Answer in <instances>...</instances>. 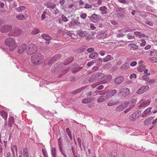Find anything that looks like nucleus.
<instances>
[{
  "label": "nucleus",
  "instance_id": "obj_1",
  "mask_svg": "<svg viewBox=\"0 0 157 157\" xmlns=\"http://www.w3.org/2000/svg\"><path fill=\"white\" fill-rule=\"evenodd\" d=\"M5 44L6 46L10 47V50L13 51L17 47L15 40L12 38L9 37L5 41Z\"/></svg>",
  "mask_w": 157,
  "mask_h": 157
},
{
  "label": "nucleus",
  "instance_id": "obj_2",
  "mask_svg": "<svg viewBox=\"0 0 157 157\" xmlns=\"http://www.w3.org/2000/svg\"><path fill=\"white\" fill-rule=\"evenodd\" d=\"M43 59L44 56L42 54L38 53L32 56L31 60L33 64H37L41 62Z\"/></svg>",
  "mask_w": 157,
  "mask_h": 157
},
{
  "label": "nucleus",
  "instance_id": "obj_3",
  "mask_svg": "<svg viewBox=\"0 0 157 157\" xmlns=\"http://www.w3.org/2000/svg\"><path fill=\"white\" fill-rule=\"evenodd\" d=\"M28 47L27 53L29 55L33 54L34 53L36 52L37 50V47L34 44H30L28 45Z\"/></svg>",
  "mask_w": 157,
  "mask_h": 157
},
{
  "label": "nucleus",
  "instance_id": "obj_4",
  "mask_svg": "<svg viewBox=\"0 0 157 157\" xmlns=\"http://www.w3.org/2000/svg\"><path fill=\"white\" fill-rule=\"evenodd\" d=\"M130 93V90L128 88H124L122 89L118 93V95L122 98H124Z\"/></svg>",
  "mask_w": 157,
  "mask_h": 157
},
{
  "label": "nucleus",
  "instance_id": "obj_5",
  "mask_svg": "<svg viewBox=\"0 0 157 157\" xmlns=\"http://www.w3.org/2000/svg\"><path fill=\"white\" fill-rule=\"evenodd\" d=\"M100 95L98 97V99L97 100L98 103H101L105 101L108 98L106 96V91H102V92L99 93Z\"/></svg>",
  "mask_w": 157,
  "mask_h": 157
},
{
  "label": "nucleus",
  "instance_id": "obj_6",
  "mask_svg": "<svg viewBox=\"0 0 157 157\" xmlns=\"http://www.w3.org/2000/svg\"><path fill=\"white\" fill-rule=\"evenodd\" d=\"M12 29V26L10 25H5L2 26L0 29V31L2 33H7L10 31Z\"/></svg>",
  "mask_w": 157,
  "mask_h": 157
},
{
  "label": "nucleus",
  "instance_id": "obj_7",
  "mask_svg": "<svg viewBox=\"0 0 157 157\" xmlns=\"http://www.w3.org/2000/svg\"><path fill=\"white\" fill-rule=\"evenodd\" d=\"M102 76L101 81L102 83H105L109 82L112 78V75H105L103 74Z\"/></svg>",
  "mask_w": 157,
  "mask_h": 157
},
{
  "label": "nucleus",
  "instance_id": "obj_8",
  "mask_svg": "<svg viewBox=\"0 0 157 157\" xmlns=\"http://www.w3.org/2000/svg\"><path fill=\"white\" fill-rule=\"evenodd\" d=\"M149 89V87L147 85L141 86L137 90L136 93L137 94H141L148 90Z\"/></svg>",
  "mask_w": 157,
  "mask_h": 157
},
{
  "label": "nucleus",
  "instance_id": "obj_9",
  "mask_svg": "<svg viewBox=\"0 0 157 157\" xmlns=\"http://www.w3.org/2000/svg\"><path fill=\"white\" fill-rule=\"evenodd\" d=\"M151 100H145L144 99L141 100L140 102V105L139 107L140 108H144L147 106H148L150 103Z\"/></svg>",
  "mask_w": 157,
  "mask_h": 157
},
{
  "label": "nucleus",
  "instance_id": "obj_10",
  "mask_svg": "<svg viewBox=\"0 0 157 157\" xmlns=\"http://www.w3.org/2000/svg\"><path fill=\"white\" fill-rule=\"evenodd\" d=\"M27 48V45L26 44H22L18 48L17 52L19 54H21L26 50Z\"/></svg>",
  "mask_w": 157,
  "mask_h": 157
},
{
  "label": "nucleus",
  "instance_id": "obj_11",
  "mask_svg": "<svg viewBox=\"0 0 157 157\" xmlns=\"http://www.w3.org/2000/svg\"><path fill=\"white\" fill-rule=\"evenodd\" d=\"M117 93V90L113 89L107 92L106 91V94L108 98H109L115 95Z\"/></svg>",
  "mask_w": 157,
  "mask_h": 157
},
{
  "label": "nucleus",
  "instance_id": "obj_12",
  "mask_svg": "<svg viewBox=\"0 0 157 157\" xmlns=\"http://www.w3.org/2000/svg\"><path fill=\"white\" fill-rule=\"evenodd\" d=\"M98 75L97 72L93 74L91 76L90 78L89 81L90 82H94L96 81H98Z\"/></svg>",
  "mask_w": 157,
  "mask_h": 157
},
{
  "label": "nucleus",
  "instance_id": "obj_13",
  "mask_svg": "<svg viewBox=\"0 0 157 157\" xmlns=\"http://www.w3.org/2000/svg\"><path fill=\"white\" fill-rule=\"evenodd\" d=\"M117 14L121 18L124 17L125 9L123 8H118L116 10Z\"/></svg>",
  "mask_w": 157,
  "mask_h": 157
},
{
  "label": "nucleus",
  "instance_id": "obj_14",
  "mask_svg": "<svg viewBox=\"0 0 157 157\" xmlns=\"http://www.w3.org/2000/svg\"><path fill=\"white\" fill-rule=\"evenodd\" d=\"M77 33L79 36L81 37H87L89 36V34L86 31H82L81 30H78Z\"/></svg>",
  "mask_w": 157,
  "mask_h": 157
},
{
  "label": "nucleus",
  "instance_id": "obj_15",
  "mask_svg": "<svg viewBox=\"0 0 157 157\" xmlns=\"http://www.w3.org/2000/svg\"><path fill=\"white\" fill-rule=\"evenodd\" d=\"M132 30L131 29H129L128 30L127 29H121L120 31H119V33H117L116 35V36L117 37H123V36L124 35V34L123 33H125L128 32H131Z\"/></svg>",
  "mask_w": 157,
  "mask_h": 157
},
{
  "label": "nucleus",
  "instance_id": "obj_16",
  "mask_svg": "<svg viewBox=\"0 0 157 157\" xmlns=\"http://www.w3.org/2000/svg\"><path fill=\"white\" fill-rule=\"evenodd\" d=\"M124 80V78L122 76H119L116 78L114 80V82L116 85L121 83Z\"/></svg>",
  "mask_w": 157,
  "mask_h": 157
},
{
  "label": "nucleus",
  "instance_id": "obj_17",
  "mask_svg": "<svg viewBox=\"0 0 157 157\" xmlns=\"http://www.w3.org/2000/svg\"><path fill=\"white\" fill-rule=\"evenodd\" d=\"M140 111H136L130 117V120L132 121H134L137 118L139 115V113Z\"/></svg>",
  "mask_w": 157,
  "mask_h": 157
},
{
  "label": "nucleus",
  "instance_id": "obj_18",
  "mask_svg": "<svg viewBox=\"0 0 157 157\" xmlns=\"http://www.w3.org/2000/svg\"><path fill=\"white\" fill-rule=\"evenodd\" d=\"M28 17L27 13H25L24 15L21 14H19L16 16V18L18 20H23L26 19Z\"/></svg>",
  "mask_w": 157,
  "mask_h": 157
},
{
  "label": "nucleus",
  "instance_id": "obj_19",
  "mask_svg": "<svg viewBox=\"0 0 157 157\" xmlns=\"http://www.w3.org/2000/svg\"><path fill=\"white\" fill-rule=\"evenodd\" d=\"M21 30L19 28H16L12 33V35L14 36H18L21 33Z\"/></svg>",
  "mask_w": 157,
  "mask_h": 157
},
{
  "label": "nucleus",
  "instance_id": "obj_20",
  "mask_svg": "<svg viewBox=\"0 0 157 157\" xmlns=\"http://www.w3.org/2000/svg\"><path fill=\"white\" fill-rule=\"evenodd\" d=\"M90 18L91 21L94 23L97 22L99 19L98 15L95 13L92 14Z\"/></svg>",
  "mask_w": 157,
  "mask_h": 157
},
{
  "label": "nucleus",
  "instance_id": "obj_21",
  "mask_svg": "<svg viewBox=\"0 0 157 157\" xmlns=\"http://www.w3.org/2000/svg\"><path fill=\"white\" fill-rule=\"evenodd\" d=\"M41 36L43 39L47 41L46 42L47 44H49V40L51 39V37L50 36L47 34H42Z\"/></svg>",
  "mask_w": 157,
  "mask_h": 157
},
{
  "label": "nucleus",
  "instance_id": "obj_22",
  "mask_svg": "<svg viewBox=\"0 0 157 157\" xmlns=\"http://www.w3.org/2000/svg\"><path fill=\"white\" fill-rule=\"evenodd\" d=\"M80 25V22L77 20H75L71 21L69 24V26L71 27L73 26H79Z\"/></svg>",
  "mask_w": 157,
  "mask_h": 157
},
{
  "label": "nucleus",
  "instance_id": "obj_23",
  "mask_svg": "<svg viewBox=\"0 0 157 157\" xmlns=\"http://www.w3.org/2000/svg\"><path fill=\"white\" fill-rule=\"evenodd\" d=\"M94 99V98H85L82 100V102L84 104H87L93 101Z\"/></svg>",
  "mask_w": 157,
  "mask_h": 157
},
{
  "label": "nucleus",
  "instance_id": "obj_24",
  "mask_svg": "<svg viewBox=\"0 0 157 157\" xmlns=\"http://www.w3.org/2000/svg\"><path fill=\"white\" fill-rule=\"evenodd\" d=\"M99 10L101 12V13L102 14H107L108 13L107 10V8L105 6L100 7L99 8Z\"/></svg>",
  "mask_w": 157,
  "mask_h": 157
},
{
  "label": "nucleus",
  "instance_id": "obj_25",
  "mask_svg": "<svg viewBox=\"0 0 157 157\" xmlns=\"http://www.w3.org/2000/svg\"><path fill=\"white\" fill-rule=\"evenodd\" d=\"M151 109L152 107H148L144 111L141 115L142 116L144 117L147 116L148 113L151 112Z\"/></svg>",
  "mask_w": 157,
  "mask_h": 157
},
{
  "label": "nucleus",
  "instance_id": "obj_26",
  "mask_svg": "<svg viewBox=\"0 0 157 157\" xmlns=\"http://www.w3.org/2000/svg\"><path fill=\"white\" fill-rule=\"evenodd\" d=\"M153 119V118L152 117H150L147 118L144 121V124L146 125H148L150 124L152 121Z\"/></svg>",
  "mask_w": 157,
  "mask_h": 157
},
{
  "label": "nucleus",
  "instance_id": "obj_27",
  "mask_svg": "<svg viewBox=\"0 0 157 157\" xmlns=\"http://www.w3.org/2000/svg\"><path fill=\"white\" fill-rule=\"evenodd\" d=\"M98 56V54L96 52H94L91 53L89 55V57L91 59H95Z\"/></svg>",
  "mask_w": 157,
  "mask_h": 157
},
{
  "label": "nucleus",
  "instance_id": "obj_28",
  "mask_svg": "<svg viewBox=\"0 0 157 157\" xmlns=\"http://www.w3.org/2000/svg\"><path fill=\"white\" fill-rule=\"evenodd\" d=\"M113 59V58L110 55H107L106 57L103 59V61L104 62H107Z\"/></svg>",
  "mask_w": 157,
  "mask_h": 157
},
{
  "label": "nucleus",
  "instance_id": "obj_29",
  "mask_svg": "<svg viewBox=\"0 0 157 157\" xmlns=\"http://www.w3.org/2000/svg\"><path fill=\"white\" fill-rule=\"evenodd\" d=\"M0 113L1 116L6 121V122L8 116L7 113L4 111H1Z\"/></svg>",
  "mask_w": 157,
  "mask_h": 157
},
{
  "label": "nucleus",
  "instance_id": "obj_30",
  "mask_svg": "<svg viewBox=\"0 0 157 157\" xmlns=\"http://www.w3.org/2000/svg\"><path fill=\"white\" fill-rule=\"evenodd\" d=\"M14 121V118L12 117H10L9 118L8 123L9 127L12 126Z\"/></svg>",
  "mask_w": 157,
  "mask_h": 157
},
{
  "label": "nucleus",
  "instance_id": "obj_31",
  "mask_svg": "<svg viewBox=\"0 0 157 157\" xmlns=\"http://www.w3.org/2000/svg\"><path fill=\"white\" fill-rule=\"evenodd\" d=\"M145 66L144 64H142L137 67V70L139 72H142L145 70Z\"/></svg>",
  "mask_w": 157,
  "mask_h": 157
},
{
  "label": "nucleus",
  "instance_id": "obj_32",
  "mask_svg": "<svg viewBox=\"0 0 157 157\" xmlns=\"http://www.w3.org/2000/svg\"><path fill=\"white\" fill-rule=\"evenodd\" d=\"M26 9V7L23 6H21L16 8V11L18 12H21Z\"/></svg>",
  "mask_w": 157,
  "mask_h": 157
},
{
  "label": "nucleus",
  "instance_id": "obj_33",
  "mask_svg": "<svg viewBox=\"0 0 157 157\" xmlns=\"http://www.w3.org/2000/svg\"><path fill=\"white\" fill-rule=\"evenodd\" d=\"M52 157H56V149L55 147H52L51 149Z\"/></svg>",
  "mask_w": 157,
  "mask_h": 157
},
{
  "label": "nucleus",
  "instance_id": "obj_34",
  "mask_svg": "<svg viewBox=\"0 0 157 157\" xmlns=\"http://www.w3.org/2000/svg\"><path fill=\"white\" fill-rule=\"evenodd\" d=\"M119 103L118 101L114 102L112 100L109 101L107 103V105L109 106H112L115 105Z\"/></svg>",
  "mask_w": 157,
  "mask_h": 157
},
{
  "label": "nucleus",
  "instance_id": "obj_35",
  "mask_svg": "<svg viewBox=\"0 0 157 157\" xmlns=\"http://www.w3.org/2000/svg\"><path fill=\"white\" fill-rule=\"evenodd\" d=\"M128 46L131 48L132 50H136L137 49L138 47L137 45L134 44H128Z\"/></svg>",
  "mask_w": 157,
  "mask_h": 157
},
{
  "label": "nucleus",
  "instance_id": "obj_36",
  "mask_svg": "<svg viewBox=\"0 0 157 157\" xmlns=\"http://www.w3.org/2000/svg\"><path fill=\"white\" fill-rule=\"evenodd\" d=\"M125 109V107L123 106V105H121L117 106L115 110L116 111H121Z\"/></svg>",
  "mask_w": 157,
  "mask_h": 157
},
{
  "label": "nucleus",
  "instance_id": "obj_37",
  "mask_svg": "<svg viewBox=\"0 0 157 157\" xmlns=\"http://www.w3.org/2000/svg\"><path fill=\"white\" fill-rule=\"evenodd\" d=\"M74 58L72 57H70L67 59V62H66V61H65L64 63V64L65 65H66L67 64H69L70 63H71L72 61L73 60Z\"/></svg>",
  "mask_w": 157,
  "mask_h": 157
},
{
  "label": "nucleus",
  "instance_id": "obj_38",
  "mask_svg": "<svg viewBox=\"0 0 157 157\" xmlns=\"http://www.w3.org/2000/svg\"><path fill=\"white\" fill-rule=\"evenodd\" d=\"M56 7V5L54 3H50L47 4V8H49L52 9L55 8Z\"/></svg>",
  "mask_w": 157,
  "mask_h": 157
},
{
  "label": "nucleus",
  "instance_id": "obj_39",
  "mask_svg": "<svg viewBox=\"0 0 157 157\" xmlns=\"http://www.w3.org/2000/svg\"><path fill=\"white\" fill-rule=\"evenodd\" d=\"M62 33L64 35H68L69 36H70V35H74V33H72L70 32L69 31H66V32L63 31L62 32Z\"/></svg>",
  "mask_w": 157,
  "mask_h": 157
},
{
  "label": "nucleus",
  "instance_id": "obj_40",
  "mask_svg": "<svg viewBox=\"0 0 157 157\" xmlns=\"http://www.w3.org/2000/svg\"><path fill=\"white\" fill-rule=\"evenodd\" d=\"M85 88V87H82L81 88L79 89H77L76 90H75V91H72V93L73 94H76L77 93L81 91H82V90H84Z\"/></svg>",
  "mask_w": 157,
  "mask_h": 157
},
{
  "label": "nucleus",
  "instance_id": "obj_41",
  "mask_svg": "<svg viewBox=\"0 0 157 157\" xmlns=\"http://www.w3.org/2000/svg\"><path fill=\"white\" fill-rule=\"evenodd\" d=\"M138 43L140 44V45L141 47L144 46L145 45L146 43L144 39L140 40Z\"/></svg>",
  "mask_w": 157,
  "mask_h": 157
},
{
  "label": "nucleus",
  "instance_id": "obj_42",
  "mask_svg": "<svg viewBox=\"0 0 157 157\" xmlns=\"http://www.w3.org/2000/svg\"><path fill=\"white\" fill-rule=\"evenodd\" d=\"M23 154L24 157H29L28 152L27 148H24L23 149Z\"/></svg>",
  "mask_w": 157,
  "mask_h": 157
},
{
  "label": "nucleus",
  "instance_id": "obj_43",
  "mask_svg": "<svg viewBox=\"0 0 157 157\" xmlns=\"http://www.w3.org/2000/svg\"><path fill=\"white\" fill-rule=\"evenodd\" d=\"M155 82V81L153 79H151L150 80H147L146 82V84L148 85H151L154 83Z\"/></svg>",
  "mask_w": 157,
  "mask_h": 157
},
{
  "label": "nucleus",
  "instance_id": "obj_44",
  "mask_svg": "<svg viewBox=\"0 0 157 157\" xmlns=\"http://www.w3.org/2000/svg\"><path fill=\"white\" fill-rule=\"evenodd\" d=\"M98 75V81H100L101 82V80L102 79V78L103 77V73H99L97 72Z\"/></svg>",
  "mask_w": 157,
  "mask_h": 157
},
{
  "label": "nucleus",
  "instance_id": "obj_45",
  "mask_svg": "<svg viewBox=\"0 0 157 157\" xmlns=\"http://www.w3.org/2000/svg\"><path fill=\"white\" fill-rule=\"evenodd\" d=\"M96 62H97V60H92V61L89 62L87 63V65L88 67H90V66H92V65H93V64L94 63H96Z\"/></svg>",
  "mask_w": 157,
  "mask_h": 157
},
{
  "label": "nucleus",
  "instance_id": "obj_46",
  "mask_svg": "<svg viewBox=\"0 0 157 157\" xmlns=\"http://www.w3.org/2000/svg\"><path fill=\"white\" fill-rule=\"evenodd\" d=\"M53 13L56 16H59V12L57 9L56 8L54 10Z\"/></svg>",
  "mask_w": 157,
  "mask_h": 157
},
{
  "label": "nucleus",
  "instance_id": "obj_47",
  "mask_svg": "<svg viewBox=\"0 0 157 157\" xmlns=\"http://www.w3.org/2000/svg\"><path fill=\"white\" fill-rule=\"evenodd\" d=\"M61 55L59 54H56L55 55V56L52 57V58L54 62L57 59H59L60 57H61Z\"/></svg>",
  "mask_w": 157,
  "mask_h": 157
},
{
  "label": "nucleus",
  "instance_id": "obj_48",
  "mask_svg": "<svg viewBox=\"0 0 157 157\" xmlns=\"http://www.w3.org/2000/svg\"><path fill=\"white\" fill-rule=\"evenodd\" d=\"M39 32V30L38 29H35L33 30L32 32V34L35 35L37 34Z\"/></svg>",
  "mask_w": 157,
  "mask_h": 157
},
{
  "label": "nucleus",
  "instance_id": "obj_49",
  "mask_svg": "<svg viewBox=\"0 0 157 157\" xmlns=\"http://www.w3.org/2000/svg\"><path fill=\"white\" fill-rule=\"evenodd\" d=\"M11 150L13 154H14V151H16L17 153V147L16 146V145H14L13 146V147H11Z\"/></svg>",
  "mask_w": 157,
  "mask_h": 157
},
{
  "label": "nucleus",
  "instance_id": "obj_50",
  "mask_svg": "<svg viewBox=\"0 0 157 157\" xmlns=\"http://www.w3.org/2000/svg\"><path fill=\"white\" fill-rule=\"evenodd\" d=\"M149 59L153 63L157 62V59L155 57H152L151 58Z\"/></svg>",
  "mask_w": 157,
  "mask_h": 157
},
{
  "label": "nucleus",
  "instance_id": "obj_51",
  "mask_svg": "<svg viewBox=\"0 0 157 157\" xmlns=\"http://www.w3.org/2000/svg\"><path fill=\"white\" fill-rule=\"evenodd\" d=\"M42 152L44 157H48L47 154V152L45 150L42 149Z\"/></svg>",
  "mask_w": 157,
  "mask_h": 157
},
{
  "label": "nucleus",
  "instance_id": "obj_52",
  "mask_svg": "<svg viewBox=\"0 0 157 157\" xmlns=\"http://www.w3.org/2000/svg\"><path fill=\"white\" fill-rule=\"evenodd\" d=\"M61 19L63 21L66 22L68 21L67 18L63 15H62L61 16Z\"/></svg>",
  "mask_w": 157,
  "mask_h": 157
},
{
  "label": "nucleus",
  "instance_id": "obj_53",
  "mask_svg": "<svg viewBox=\"0 0 157 157\" xmlns=\"http://www.w3.org/2000/svg\"><path fill=\"white\" fill-rule=\"evenodd\" d=\"M47 12L46 11L43 12L41 16V19L42 20H43L45 18V16Z\"/></svg>",
  "mask_w": 157,
  "mask_h": 157
},
{
  "label": "nucleus",
  "instance_id": "obj_54",
  "mask_svg": "<svg viewBox=\"0 0 157 157\" xmlns=\"http://www.w3.org/2000/svg\"><path fill=\"white\" fill-rule=\"evenodd\" d=\"M148 76L144 75L142 77V78L143 80H146L147 81L149 79V78L147 76Z\"/></svg>",
  "mask_w": 157,
  "mask_h": 157
},
{
  "label": "nucleus",
  "instance_id": "obj_55",
  "mask_svg": "<svg viewBox=\"0 0 157 157\" xmlns=\"http://www.w3.org/2000/svg\"><path fill=\"white\" fill-rule=\"evenodd\" d=\"M80 17L82 19H84L87 17L86 14L85 13H82L80 15Z\"/></svg>",
  "mask_w": 157,
  "mask_h": 157
},
{
  "label": "nucleus",
  "instance_id": "obj_56",
  "mask_svg": "<svg viewBox=\"0 0 157 157\" xmlns=\"http://www.w3.org/2000/svg\"><path fill=\"white\" fill-rule=\"evenodd\" d=\"M94 49L93 48H90L87 49V51L89 53H91L94 51Z\"/></svg>",
  "mask_w": 157,
  "mask_h": 157
},
{
  "label": "nucleus",
  "instance_id": "obj_57",
  "mask_svg": "<svg viewBox=\"0 0 157 157\" xmlns=\"http://www.w3.org/2000/svg\"><path fill=\"white\" fill-rule=\"evenodd\" d=\"M98 68L99 67L98 66H95L93 67L92 70L94 72L97 71L98 69Z\"/></svg>",
  "mask_w": 157,
  "mask_h": 157
},
{
  "label": "nucleus",
  "instance_id": "obj_58",
  "mask_svg": "<svg viewBox=\"0 0 157 157\" xmlns=\"http://www.w3.org/2000/svg\"><path fill=\"white\" fill-rule=\"evenodd\" d=\"M137 64L136 61H133L130 64V66L132 67H134Z\"/></svg>",
  "mask_w": 157,
  "mask_h": 157
},
{
  "label": "nucleus",
  "instance_id": "obj_59",
  "mask_svg": "<svg viewBox=\"0 0 157 157\" xmlns=\"http://www.w3.org/2000/svg\"><path fill=\"white\" fill-rule=\"evenodd\" d=\"M136 74L134 73H133L130 75V78L131 79H132L133 78H136Z\"/></svg>",
  "mask_w": 157,
  "mask_h": 157
},
{
  "label": "nucleus",
  "instance_id": "obj_60",
  "mask_svg": "<svg viewBox=\"0 0 157 157\" xmlns=\"http://www.w3.org/2000/svg\"><path fill=\"white\" fill-rule=\"evenodd\" d=\"M92 6L90 5H89L87 3L86 4L85 6V8L86 9H89L91 8Z\"/></svg>",
  "mask_w": 157,
  "mask_h": 157
},
{
  "label": "nucleus",
  "instance_id": "obj_61",
  "mask_svg": "<svg viewBox=\"0 0 157 157\" xmlns=\"http://www.w3.org/2000/svg\"><path fill=\"white\" fill-rule=\"evenodd\" d=\"M119 2L123 4L127 3L128 4V2H127L126 0H119Z\"/></svg>",
  "mask_w": 157,
  "mask_h": 157
},
{
  "label": "nucleus",
  "instance_id": "obj_62",
  "mask_svg": "<svg viewBox=\"0 0 157 157\" xmlns=\"http://www.w3.org/2000/svg\"><path fill=\"white\" fill-rule=\"evenodd\" d=\"M127 37H128V39H134V36L131 35H130V34H128V35Z\"/></svg>",
  "mask_w": 157,
  "mask_h": 157
},
{
  "label": "nucleus",
  "instance_id": "obj_63",
  "mask_svg": "<svg viewBox=\"0 0 157 157\" xmlns=\"http://www.w3.org/2000/svg\"><path fill=\"white\" fill-rule=\"evenodd\" d=\"M129 104V102L128 101H126L124 103H123V106L125 107V109L128 106V105Z\"/></svg>",
  "mask_w": 157,
  "mask_h": 157
},
{
  "label": "nucleus",
  "instance_id": "obj_64",
  "mask_svg": "<svg viewBox=\"0 0 157 157\" xmlns=\"http://www.w3.org/2000/svg\"><path fill=\"white\" fill-rule=\"evenodd\" d=\"M104 88V86L103 85H100L98 86L97 88V89L98 90H101L102 89Z\"/></svg>",
  "mask_w": 157,
  "mask_h": 157
}]
</instances>
